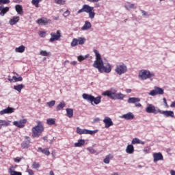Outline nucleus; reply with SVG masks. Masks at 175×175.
I'll return each mask as SVG.
<instances>
[{
  "label": "nucleus",
  "mask_w": 175,
  "mask_h": 175,
  "mask_svg": "<svg viewBox=\"0 0 175 175\" xmlns=\"http://www.w3.org/2000/svg\"><path fill=\"white\" fill-rule=\"evenodd\" d=\"M38 151L42 152V154H44L45 155L50 154V150H49V149H47V148L42 149L41 147H39Z\"/></svg>",
  "instance_id": "31"
},
{
  "label": "nucleus",
  "mask_w": 175,
  "mask_h": 175,
  "mask_svg": "<svg viewBox=\"0 0 175 175\" xmlns=\"http://www.w3.org/2000/svg\"><path fill=\"white\" fill-rule=\"evenodd\" d=\"M40 55H42V57H49L50 53L47 52V51H41L40 52Z\"/></svg>",
  "instance_id": "42"
},
{
  "label": "nucleus",
  "mask_w": 175,
  "mask_h": 175,
  "mask_svg": "<svg viewBox=\"0 0 175 175\" xmlns=\"http://www.w3.org/2000/svg\"><path fill=\"white\" fill-rule=\"evenodd\" d=\"M10 3V0H0V5H6ZM9 12V7L0 6V16L3 17Z\"/></svg>",
  "instance_id": "8"
},
{
  "label": "nucleus",
  "mask_w": 175,
  "mask_h": 175,
  "mask_svg": "<svg viewBox=\"0 0 175 175\" xmlns=\"http://www.w3.org/2000/svg\"><path fill=\"white\" fill-rule=\"evenodd\" d=\"M15 9L18 13V14H23V6L21 5H16L15 6Z\"/></svg>",
  "instance_id": "33"
},
{
  "label": "nucleus",
  "mask_w": 175,
  "mask_h": 175,
  "mask_svg": "<svg viewBox=\"0 0 175 175\" xmlns=\"http://www.w3.org/2000/svg\"><path fill=\"white\" fill-rule=\"evenodd\" d=\"M57 5H65L66 0H54Z\"/></svg>",
  "instance_id": "43"
},
{
  "label": "nucleus",
  "mask_w": 175,
  "mask_h": 175,
  "mask_svg": "<svg viewBox=\"0 0 175 175\" xmlns=\"http://www.w3.org/2000/svg\"><path fill=\"white\" fill-rule=\"evenodd\" d=\"M18 81H23V77H17L16 83Z\"/></svg>",
  "instance_id": "56"
},
{
  "label": "nucleus",
  "mask_w": 175,
  "mask_h": 175,
  "mask_svg": "<svg viewBox=\"0 0 175 175\" xmlns=\"http://www.w3.org/2000/svg\"><path fill=\"white\" fill-rule=\"evenodd\" d=\"M160 114H163L166 118H173L174 117V112L173 111H161L159 112Z\"/></svg>",
  "instance_id": "17"
},
{
  "label": "nucleus",
  "mask_w": 175,
  "mask_h": 175,
  "mask_svg": "<svg viewBox=\"0 0 175 175\" xmlns=\"http://www.w3.org/2000/svg\"><path fill=\"white\" fill-rule=\"evenodd\" d=\"M50 175H54V172L53 171H51L49 173Z\"/></svg>",
  "instance_id": "64"
},
{
  "label": "nucleus",
  "mask_w": 175,
  "mask_h": 175,
  "mask_svg": "<svg viewBox=\"0 0 175 175\" xmlns=\"http://www.w3.org/2000/svg\"><path fill=\"white\" fill-rule=\"evenodd\" d=\"M71 65H76V64H77V62L74 61V62H71Z\"/></svg>",
  "instance_id": "62"
},
{
  "label": "nucleus",
  "mask_w": 175,
  "mask_h": 175,
  "mask_svg": "<svg viewBox=\"0 0 175 175\" xmlns=\"http://www.w3.org/2000/svg\"><path fill=\"white\" fill-rule=\"evenodd\" d=\"M82 98L85 100H87V102H90L91 105H94H94H99L102 99V97L100 96L95 97L91 94H88L86 93L82 94Z\"/></svg>",
  "instance_id": "6"
},
{
  "label": "nucleus",
  "mask_w": 175,
  "mask_h": 175,
  "mask_svg": "<svg viewBox=\"0 0 175 175\" xmlns=\"http://www.w3.org/2000/svg\"><path fill=\"white\" fill-rule=\"evenodd\" d=\"M126 94H131V92H132V90L131 89H126Z\"/></svg>",
  "instance_id": "60"
},
{
  "label": "nucleus",
  "mask_w": 175,
  "mask_h": 175,
  "mask_svg": "<svg viewBox=\"0 0 175 175\" xmlns=\"http://www.w3.org/2000/svg\"><path fill=\"white\" fill-rule=\"evenodd\" d=\"M23 88H24V85L23 84L14 85V90H15V91H17L18 92H21V90H23Z\"/></svg>",
  "instance_id": "32"
},
{
  "label": "nucleus",
  "mask_w": 175,
  "mask_h": 175,
  "mask_svg": "<svg viewBox=\"0 0 175 175\" xmlns=\"http://www.w3.org/2000/svg\"><path fill=\"white\" fill-rule=\"evenodd\" d=\"M65 106H66V104L65 103V102H62L60 103L56 107V110L57 111H59V110H62V109H64V107H65Z\"/></svg>",
  "instance_id": "35"
},
{
  "label": "nucleus",
  "mask_w": 175,
  "mask_h": 175,
  "mask_svg": "<svg viewBox=\"0 0 175 175\" xmlns=\"http://www.w3.org/2000/svg\"><path fill=\"white\" fill-rule=\"evenodd\" d=\"M87 150L90 154H96V150H95L92 147L87 148Z\"/></svg>",
  "instance_id": "44"
},
{
  "label": "nucleus",
  "mask_w": 175,
  "mask_h": 175,
  "mask_svg": "<svg viewBox=\"0 0 175 175\" xmlns=\"http://www.w3.org/2000/svg\"><path fill=\"white\" fill-rule=\"evenodd\" d=\"M39 167H40V165L39 164V163H37V162L33 163L32 164L33 169H39Z\"/></svg>",
  "instance_id": "45"
},
{
  "label": "nucleus",
  "mask_w": 175,
  "mask_h": 175,
  "mask_svg": "<svg viewBox=\"0 0 175 175\" xmlns=\"http://www.w3.org/2000/svg\"><path fill=\"white\" fill-rule=\"evenodd\" d=\"M170 174H171V175H175V171L173 170H172L170 171Z\"/></svg>",
  "instance_id": "61"
},
{
  "label": "nucleus",
  "mask_w": 175,
  "mask_h": 175,
  "mask_svg": "<svg viewBox=\"0 0 175 175\" xmlns=\"http://www.w3.org/2000/svg\"><path fill=\"white\" fill-rule=\"evenodd\" d=\"M103 96H107L110 98V99H113L114 100H123L124 98H125V95L121 92L117 93V90L111 89L109 90H106L102 93Z\"/></svg>",
  "instance_id": "2"
},
{
  "label": "nucleus",
  "mask_w": 175,
  "mask_h": 175,
  "mask_svg": "<svg viewBox=\"0 0 175 175\" xmlns=\"http://www.w3.org/2000/svg\"><path fill=\"white\" fill-rule=\"evenodd\" d=\"M120 118H124V120H133L135 118V115L132 112H129L126 114H123L120 116Z\"/></svg>",
  "instance_id": "21"
},
{
  "label": "nucleus",
  "mask_w": 175,
  "mask_h": 175,
  "mask_svg": "<svg viewBox=\"0 0 175 175\" xmlns=\"http://www.w3.org/2000/svg\"><path fill=\"white\" fill-rule=\"evenodd\" d=\"M96 60L93 64L94 68L98 70L100 73H110L111 72V65L109 63H104L102 59V55L99 53V51L96 49H94Z\"/></svg>",
  "instance_id": "1"
},
{
  "label": "nucleus",
  "mask_w": 175,
  "mask_h": 175,
  "mask_svg": "<svg viewBox=\"0 0 175 175\" xmlns=\"http://www.w3.org/2000/svg\"><path fill=\"white\" fill-rule=\"evenodd\" d=\"M66 111L68 118H72V117H73V109L70 108H67Z\"/></svg>",
  "instance_id": "34"
},
{
  "label": "nucleus",
  "mask_w": 175,
  "mask_h": 175,
  "mask_svg": "<svg viewBox=\"0 0 175 175\" xmlns=\"http://www.w3.org/2000/svg\"><path fill=\"white\" fill-rule=\"evenodd\" d=\"M8 173L10 175H23L21 172L16 171V167L14 165H12L9 167Z\"/></svg>",
  "instance_id": "18"
},
{
  "label": "nucleus",
  "mask_w": 175,
  "mask_h": 175,
  "mask_svg": "<svg viewBox=\"0 0 175 175\" xmlns=\"http://www.w3.org/2000/svg\"><path fill=\"white\" fill-rule=\"evenodd\" d=\"M141 13L142 16H148V12L144 11V10H141Z\"/></svg>",
  "instance_id": "51"
},
{
  "label": "nucleus",
  "mask_w": 175,
  "mask_h": 175,
  "mask_svg": "<svg viewBox=\"0 0 175 175\" xmlns=\"http://www.w3.org/2000/svg\"><path fill=\"white\" fill-rule=\"evenodd\" d=\"M97 132L98 130L81 129L80 127H77V133H79V135H94Z\"/></svg>",
  "instance_id": "11"
},
{
  "label": "nucleus",
  "mask_w": 175,
  "mask_h": 175,
  "mask_svg": "<svg viewBox=\"0 0 175 175\" xmlns=\"http://www.w3.org/2000/svg\"><path fill=\"white\" fill-rule=\"evenodd\" d=\"M18 21H20L19 16H13L12 18L9 21V24H10V25H16V23H18Z\"/></svg>",
  "instance_id": "25"
},
{
  "label": "nucleus",
  "mask_w": 175,
  "mask_h": 175,
  "mask_svg": "<svg viewBox=\"0 0 175 175\" xmlns=\"http://www.w3.org/2000/svg\"><path fill=\"white\" fill-rule=\"evenodd\" d=\"M104 163H110V155H108L105 157V159L103 161Z\"/></svg>",
  "instance_id": "47"
},
{
  "label": "nucleus",
  "mask_w": 175,
  "mask_h": 175,
  "mask_svg": "<svg viewBox=\"0 0 175 175\" xmlns=\"http://www.w3.org/2000/svg\"><path fill=\"white\" fill-rule=\"evenodd\" d=\"M25 140L21 144L23 148H29L31 143V138L28 136L25 137Z\"/></svg>",
  "instance_id": "20"
},
{
  "label": "nucleus",
  "mask_w": 175,
  "mask_h": 175,
  "mask_svg": "<svg viewBox=\"0 0 175 175\" xmlns=\"http://www.w3.org/2000/svg\"><path fill=\"white\" fill-rule=\"evenodd\" d=\"M77 40H78V44L83 45V44H84V43H85L86 40L85 38L79 37V38H78Z\"/></svg>",
  "instance_id": "40"
},
{
  "label": "nucleus",
  "mask_w": 175,
  "mask_h": 175,
  "mask_svg": "<svg viewBox=\"0 0 175 175\" xmlns=\"http://www.w3.org/2000/svg\"><path fill=\"white\" fill-rule=\"evenodd\" d=\"M42 2V0H32L31 3L32 5H34L36 8H39V3Z\"/></svg>",
  "instance_id": "41"
},
{
  "label": "nucleus",
  "mask_w": 175,
  "mask_h": 175,
  "mask_svg": "<svg viewBox=\"0 0 175 175\" xmlns=\"http://www.w3.org/2000/svg\"><path fill=\"white\" fill-rule=\"evenodd\" d=\"M23 159V157H16L15 159H14V162H16V163H20V162H21V160Z\"/></svg>",
  "instance_id": "50"
},
{
  "label": "nucleus",
  "mask_w": 175,
  "mask_h": 175,
  "mask_svg": "<svg viewBox=\"0 0 175 175\" xmlns=\"http://www.w3.org/2000/svg\"><path fill=\"white\" fill-rule=\"evenodd\" d=\"M124 8L126 10H131V9H137V6L133 3H131L130 2H127L124 5Z\"/></svg>",
  "instance_id": "24"
},
{
  "label": "nucleus",
  "mask_w": 175,
  "mask_h": 175,
  "mask_svg": "<svg viewBox=\"0 0 175 175\" xmlns=\"http://www.w3.org/2000/svg\"><path fill=\"white\" fill-rule=\"evenodd\" d=\"M135 107H142V105L140 104V103H135Z\"/></svg>",
  "instance_id": "57"
},
{
  "label": "nucleus",
  "mask_w": 175,
  "mask_h": 175,
  "mask_svg": "<svg viewBox=\"0 0 175 175\" xmlns=\"http://www.w3.org/2000/svg\"><path fill=\"white\" fill-rule=\"evenodd\" d=\"M36 23L39 25H47V24L51 23V20H50L47 18H45V17H42V18L38 19L36 21Z\"/></svg>",
  "instance_id": "14"
},
{
  "label": "nucleus",
  "mask_w": 175,
  "mask_h": 175,
  "mask_svg": "<svg viewBox=\"0 0 175 175\" xmlns=\"http://www.w3.org/2000/svg\"><path fill=\"white\" fill-rule=\"evenodd\" d=\"M146 111L149 114H158V113H161V110L159 109V108L155 107V106H154V105L152 104H147Z\"/></svg>",
  "instance_id": "10"
},
{
  "label": "nucleus",
  "mask_w": 175,
  "mask_h": 175,
  "mask_svg": "<svg viewBox=\"0 0 175 175\" xmlns=\"http://www.w3.org/2000/svg\"><path fill=\"white\" fill-rule=\"evenodd\" d=\"M24 51H25V46H24V45H21L20 46L16 47L15 49V53H24Z\"/></svg>",
  "instance_id": "29"
},
{
  "label": "nucleus",
  "mask_w": 175,
  "mask_h": 175,
  "mask_svg": "<svg viewBox=\"0 0 175 175\" xmlns=\"http://www.w3.org/2000/svg\"><path fill=\"white\" fill-rule=\"evenodd\" d=\"M128 103H135V105L140 102V98L137 97H130L127 100Z\"/></svg>",
  "instance_id": "27"
},
{
  "label": "nucleus",
  "mask_w": 175,
  "mask_h": 175,
  "mask_svg": "<svg viewBox=\"0 0 175 175\" xmlns=\"http://www.w3.org/2000/svg\"><path fill=\"white\" fill-rule=\"evenodd\" d=\"M163 94H165L163 88L155 86L152 90L148 93V95L150 96H157V95H163Z\"/></svg>",
  "instance_id": "9"
},
{
  "label": "nucleus",
  "mask_w": 175,
  "mask_h": 175,
  "mask_svg": "<svg viewBox=\"0 0 175 175\" xmlns=\"http://www.w3.org/2000/svg\"><path fill=\"white\" fill-rule=\"evenodd\" d=\"M10 120L0 119V129H2V128L5 126H9V125H10Z\"/></svg>",
  "instance_id": "23"
},
{
  "label": "nucleus",
  "mask_w": 175,
  "mask_h": 175,
  "mask_svg": "<svg viewBox=\"0 0 175 175\" xmlns=\"http://www.w3.org/2000/svg\"><path fill=\"white\" fill-rule=\"evenodd\" d=\"M39 36H40V38H46V31H40L38 32Z\"/></svg>",
  "instance_id": "46"
},
{
  "label": "nucleus",
  "mask_w": 175,
  "mask_h": 175,
  "mask_svg": "<svg viewBox=\"0 0 175 175\" xmlns=\"http://www.w3.org/2000/svg\"><path fill=\"white\" fill-rule=\"evenodd\" d=\"M163 100L165 107H169V105H167V101H166V99L164 98H163Z\"/></svg>",
  "instance_id": "53"
},
{
  "label": "nucleus",
  "mask_w": 175,
  "mask_h": 175,
  "mask_svg": "<svg viewBox=\"0 0 175 175\" xmlns=\"http://www.w3.org/2000/svg\"><path fill=\"white\" fill-rule=\"evenodd\" d=\"M158 161H163V155L161 152H155L153 154V162H158Z\"/></svg>",
  "instance_id": "16"
},
{
  "label": "nucleus",
  "mask_w": 175,
  "mask_h": 175,
  "mask_svg": "<svg viewBox=\"0 0 175 175\" xmlns=\"http://www.w3.org/2000/svg\"><path fill=\"white\" fill-rule=\"evenodd\" d=\"M79 44V40L77 38L72 39V41L71 42V47H76Z\"/></svg>",
  "instance_id": "39"
},
{
  "label": "nucleus",
  "mask_w": 175,
  "mask_h": 175,
  "mask_svg": "<svg viewBox=\"0 0 175 175\" xmlns=\"http://www.w3.org/2000/svg\"><path fill=\"white\" fill-rule=\"evenodd\" d=\"M90 57L89 54L85 55V56L83 55H79L77 56V59L79 61V62H81V61H84V59H87Z\"/></svg>",
  "instance_id": "36"
},
{
  "label": "nucleus",
  "mask_w": 175,
  "mask_h": 175,
  "mask_svg": "<svg viewBox=\"0 0 175 175\" xmlns=\"http://www.w3.org/2000/svg\"><path fill=\"white\" fill-rule=\"evenodd\" d=\"M115 72L117 73V75L121 76V75H124L128 72V67L126 65H125V64L120 63L116 66Z\"/></svg>",
  "instance_id": "7"
},
{
  "label": "nucleus",
  "mask_w": 175,
  "mask_h": 175,
  "mask_svg": "<svg viewBox=\"0 0 175 175\" xmlns=\"http://www.w3.org/2000/svg\"><path fill=\"white\" fill-rule=\"evenodd\" d=\"M126 154H132L135 152V147L133 144H129L126 148Z\"/></svg>",
  "instance_id": "22"
},
{
  "label": "nucleus",
  "mask_w": 175,
  "mask_h": 175,
  "mask_svg": "<svg viewBox=\"0 0 175 175\" xmlns=\"http://www.w3.org/2000/svg\"><path fill=\"white\" fill-rule=\"evenodd\" d=\"M146 142H144V141H142L140 140L139 138H133L132 142H131V144H145Z\"/></svg>",
  "instance_id": "28"
},
{
  "label": "nucleus",
  "mask_w": 175,
  "mask_h": 175,
  "mask_svg": "<svg viewBox=\"0 0 175 175\" xmlns=\"http://www.w3.org/2000/svg\"><path fill=\"white\" fill-rule=\"evenodd\" d=\"M70 15V11H69V10H66V11L63 13V16L65 18L68 17V16Z\"/></svg>",
  "instance_id": "48"
},
{
  "label": "nucleus",
  "mask_w": 175,
  "mask_h": 175,
  "mask_svg": "<svg viewBox=\"0 0 175 175\" xmlns=\"http://www.w3.org/2000/svg\"><path fill=\"white\" fill-rule=\"evenodd\" d=\"M42 139H43L44 142H47V137H42Z\"/></svg>",
  "instance_id": "63"
},
{
  "label": "nucleus",
  "mask_w": 175,
  "mask_h": 175,
  "mask_svg": "<svg viewBox=\"0 0 175 175\" xmlns=\"http://www.w3.org/2000/svg\"><path fill=\"white\" fill-rule=\"evenodd\" d=\"M88 2H91V3H95L96 2H99L100 0H87Z\"/></svg>",
  "instance_id": "54"
},
{
  "label": "nucleus",
  "mask_w": 175,
  "mask_h": 175,
  "mask_svg": "<svg viewBox=\"0 0 175 175\" xmlns=\"http://www.w3.org/2000/svg\"><path fill=\"white\" fill-rule=\"evenodd\" d=\"M60 38L61 31H59V30H57L56 32L51 33V38L49 39V42L52 43L53 42H55V40H59Z\"/></svg>",
  "instance_id": "12"
},
{
  "label": "nucleus",
  "mask_w": 175,
  "mask_h": 175,
  "mask_svg": "<svg viewBox=\"0 0 175 175\" xmlns=\"http://www.w3.org/2000/svg\"><path fill=\"white\" fill-rule=\"evenodd\" d=\"M8 80L10 81V83H17V77L16 76H13L12 77L9 75Z\"/></svg>",
  "instance_id": "38"
},
{
  "label": "nucleus",
  "mask_w": 175,
  "mask_h": 175,
  "mask_svg": "<svg viewBox=\"0 0 175 175\" xmlns=\"http://www.w3.org/2000/svg\"><path fill=\"white\" fill-rule=\"evenodd\" d=\"M12 124L13 125H14V126H16L17 128L23 129L24 128V126H25V124H27V120L26 119H21L20 120L14 121Z\"/></svg>",
  "instance_id": "13"
},
{
  "label": "nucleus",
  "mask_w": 175,
  "mask_h": 175,
  "mask_svg": "<svg viewBox=\"0 0 175 175\" xmlns=\"http://www.w3.org/2000/svg\"><path fill=\"white\" fill-rule=\"evenodd\" d=\"M46 124L48 125H54L55 124V118H49L46 120Z\"/></svg>",
  "instance_id": "37"
},
{
  "label": "nucleus",
  "mask_w": 175,
  "mask_h": 175,
  "mask_svg": "<svg viewBox=\"0 0 175 175\" xmlns=\"http://www.w3.org/2000/svg\"><path fill=\"white\" fill-rule=\"evenodd\" d=\"M154 77H155V73L150 71V70L142 69L139 71L138 79L142 81H145L146 80H150V81H152Z\"/></svg>",
  "instance_id": "3"
},
{
  "label": "nucleus",
  "mask_w": 175,
  "mask_h": 175,
  "mask_svg": "<svg viewBox=\"0 0 175 175\" xmlns=\"http://www.w3.org/2000/svg\"><path fill=\"white\" fill-rule=\"evenodd\" d=\"M170 107H172V108L175 107V100L173 101V102L171 103Z\"/></svg>",
  "instance_id": "59"
},
{
  "label": "nucleus",
  "mask_w": 175,
  "mask_h": 175,
  "mask_svg": "<svg viewBox=\"0 0 175 175\" xmlns=\"http://www.w3.org/2000/svg\"><path fill=\"white\" fill-rule=\"evenodd\" d=\"M91 27H92V25H91V22L85 21V24L81 27V30L82 31H88V29H91Z\"/></svg>",
  "instance_id": "26"
},
{
  "label": "nucleus",
  "mask_w": 175,
  "mask_h": 175,
  "mask_svg": "<svg viewBox=\"0 0 175 175\" xmlns=\"http://www.w3.org/2000/svg\"><path fill=\"white\" fill-rule=\"evenodd\" d=\"M47 105L49 107H53L55 105V100H51L47 103Z\"/></svg>",
  "instance_id": "49"
},
{
  "label": "nucleus",
  "mask_w": 175,
  "mask_h": 175,
  "mask_svg": "<svg viewBox=\"0 0 175 175\" xmlns=\"http://www.w3.org/2000/svg\"><path fill=\"white\" fill-rule=\"evenodd\" d=\"M16 109L13 107H8L1 111H0V116H3L5 114H12V113H14Z\"/></svg>",
  "instance_id": "15"
},
{
  "label": "nucleus",
  "mask_w": 175,
  "mask_h": 175,
  "mask_svg": "<svg viewBox=\"0 0 175 175\" xmlns=\"http://www.w3.org/2000/svg\"><path fill=\"white\" fill-rule=\"evenodd\" d=\"M44 131V126H43L42 122H37V125L31 129V137H33V139L40 137Z\"/></svg>",
  "instance_id": "4"
},
{
  "label": "nucleus",
  "mask_w": 175,
  "mask_h": 175,
  "mask_svg": "<svg viewBox=\"0 0 175 175\" xmlns=\"http://www.w3.org/2000/svg\"><path fill=\"white\" fill-rule=\"evenodd\" d=\"M143 152L144 154H148L150 152V149H144Z\"/></svg>",
  "instance_id": "55"
},
{
  "label": "nucleus",
  "mask_w": 175,
  "mask_h": 175,
  "mask_svg": "<svg viewBox=\"0 0 175 175\" xmlns=\"http://www.w3.org/2000/svg\"><path fill=\"white\" fill-rule=\"evenodd\" d=\"M85 144V141L84 139H79L77 142L75 144V147H81Z\"/></svg>",
  "instance_id": "30"
},
{
  "label": "nucleus",
  "mask_w": 175,
  "mask_h": 175,
  "mask_svg": "<svg viewBox=\"0 0 175 175\" xmlns=\"http://www.w3.org/2000/svg\"><path fill=\"white\" fill-rule=\"evenodd\" d=\"M103 122L105 124V128H110V126H113V121L109 117L106 116L103 120Z\"/></svg>",
  "instance_id": "19"
},
{
  "label": "nucleus",
  "mask_w": 175,
  "mask_h": 175,
  "mask_svg": "<svg viewBox=\"0 0 175 175\" xmlns=\"http://www.w3.org/2000/svg\"><path fill=\"white\" fill-rule=\"evenodd\" d=\"M27 173L29 175H34L35 174V173H33V171L32 170H27Z\"/></svg>",
  "instance_id": "52"
},
{
  "label": "nucleus",
  "mask_w": 175,
  "mask_h": 175,
  "mask_svg": "<svg viewBox=\"0 0 175 175\" xmlns=\"http://www.w3.org/2000/svg\"><path fill=\"white\" fill-rule=\"evenodd\" d=\"M100 121V119L99 118H96L94 120V122H99Z\"/></svg>",
  "instance_id": "58"
},
{
  "label": "nucleus",
  "mask_w": 175,
  "mask_h": 175,
  "mask_svg": "<svg viewBox=\"0 0 175 175\" xmlns=\"http://www.w3.org/2000/svg\"><path fill=\"white\" fill-rule=\"evenodd\" d=\"M88 13L89 14V18L94 20L95 18V12H94V7L90 6L88 4H85L82 6V8L77 12V14L80 13Z\"/></svg>",
  "instance_id": "5"
}]
</instances>
